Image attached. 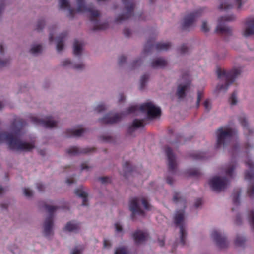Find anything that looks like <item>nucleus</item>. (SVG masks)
<instances>
[{
	"instance_id": "1",
	"label": "nucleus",
	"mask_w": 254,
	"mask_h": 254,
	"mask_svg": "<svg viewBox=\"0 0 254 254\" xmlns=\"http://www.w3.org/2000/svg\"><path fill=\"white\" fill-rule=\"evenodd\" d=\"M26 125L25 121L22 119L15 120L11 126L12 130L15 135L6 132L0 133V143L5 141L10 150L30 151L35 147L34 144L22 142L16 135L20 134L23 127Z\"/></svg>"
},
{
	"instance_id": "2",
	"label": "nucleus",
	"mask_w": 254,
	"mask_h": 254,
	"mask_svg": "<svg viewBox=\"0 0 254 254\" xmlns=\"http://www.w3.org/2000/svg\"><path fill=\"white\" fill-rule=\"evenodd\" d=\"M78 7L77 11L78 12H89V18L90 20L94 23V26L92 30L96 31L99 30H105L108 27V23L104 22L100 24L98 18L100 17V13L98 10L94 9V6L92 4H89L86 6L84 3V0H76Z\"/></svg>"
},
{
	"instance_id": "3",
	"label": "nucleus",
	"mask_w": 254,
	"mask_h": 254,
	"mask_svg": "<svg viewBox=\"0 0 254 254\" xmlns=\"http://www.w3.org/2000/svg\"><path fill=\"white\" fill-rule=\"evenodd\" d=\"M240 69L234 68L230 71H226L218 68L217 70V76L219 79L224 78L225 83L224 84H218L217 86V90L218 91H226L230 85L232 84L235 79L240 74Z\"/></svg>"
},
{
	"instance_id": "4",
	"label": "nucleus",
	"mask_w": 254,
	"mask_h": 254,
	"mask_svg": "<svg viewBox=\"0 0 254 254\" xmlns=\"http://www.w3.org/2000/svg\"><path fill=\"white\" fill-rule=\"evenodd\" d=\"M139 110L142 112L146 113L148 119H154L161 115V109L156 107L151 102H147L141 105L139 107L137 105L131 106L127 110V114L135 113Z\"/></svg>"
},
{
	"instance_id": "5",
	"label": "nucleus",
	"mask_w": 254,
	"mask_h": 254,
	"mask_svg": "<svg viewBox=\"0 0 254 254\" xmlns=\"http://www.w3.org/2000/svg\"><path fill=\"white\" fill-rule=\"evenodd\" d=\"M141 201L144 208L146 210H151V206L147 202V200L144 197H134L130 200L129 209L132 212L131 218L134 219V215L138 214L141 216L145 215V212L140 208L139 206V202Z\"/></svg>"
},
{
	"instance_id": "6",
	"label": "nucleus",
	"mask_w": 254,
	"mask_h": 254,
	"mask_svg": "<svg viewBox=\"0 0 254 254\" xmlns=\"http://www.w3.org/2000/svg\"><path fill=\"white\" fill-rule=\"evenodd\" d=\"M216 133L217 135L216 148H219L221 146H226L231 140L234 134V131L230 128L224 129L223 127L219 128Z\"/></svg>"
},
{
	"instance_id": "7",
	"label": "nucleus",
	"mask_w": 254,
	"mask_h": 254,
	"mask_svg": "<svg viewBox=\"0 0 254 254\" xmlns=\"http://www.w3.org/2000/svg\"><path fill=\"white\" fill-rule=\"evenodd\" d=\"M45 208L49 213V216L46 219L44 224V235L46 237L52 235V228L53 226L54 212L58 209L57 207L50 206L47 204L44 205Z\"/></svg>"
},
{
	"instance_id": "8",
	"label": "nucleus",
	"mask_w": 254,
	"mask_h": 254,
	"mask_svg": "<svg viewBox=\"0 0 254 254\" xmlns=\"http://www.w3.org/2000/svg\"><path fill=\"white\" fill-rule=\"evenodd\" d=\"M124 5L125 12L116 18V22H121L130 18L133 14L135 4L132 0H122Z\"/></svg>"
},
{
	"instance_id": "9",
	"label": "nucleus",
	"mask_w": 254,
	"mask_h": 254,
	"mask_svg": "<svg viewBox=\"0 0 254 254\" xmlns=\"http://www.w3.org/2000/svg\"><path fill=\"white\" fill-rule=\"evenodd\" d=\"M184 210H180L176 212L174 216L175 224L180 227V243L183 246L185 245V239L187 233L185 230L183 222L184 220Z\"/></svg>"
},
{
	"instance_id": "10",
	"label": "nucleus",
	"mask_w": 254,
	"mask_h": 254,
	"mask_svg": "<svg viewBox=\"0 0 254 254\" xmlns=\"http://www.w3.org/2000/svg\"><path fill=\"white\" fill-rule=\"evenodd\" d=\"M235 19V16L234 15L220 17L218 19V24L216 29V32L223 35H231L232 32L231 28L225 26L223 24V23L226 21H232L234 20Z\"/></svg>"
},
{
	"instance_id": "11",
	"label": "nucleus",
	"mask_w": 254,
	"mask_h": 254,
	"mask_svg": "<svg viewBox=\"0 0 254 254\" xmlns=\"http://www.w3.org/2000/svg\"><path fill=\"white\" fill-rule=\"evenodd\" d=\"M201 12L202 9H200L185 16L182 24V29L187 30L193 27L195 21L200 16Z\"/></svg>"
},
{
	"instance_id": "12",
	"label": "nucleus",
	"mask_w": 254,
	"mask_h": 254,
	"mask_svg": "<svg viewBox=\"0 0 254 254\" xmlns=\"http://www.w3.org/2000/svg\"><path fill=\"white\" fill-rule=\"evenodd\" d=\"M228 183L226 177L215 176L209 181V184L213 190L219 192L227 187Z\"/></svg>"
},
{
	"instance_id": "13",
	"label": "nucleus",
	"mask_w": 254,
	"mask_h": 254,
	"mask_svg": "<svg viewBox=\"0 0 254 254\" xmlns=\"http://www.w3.org/2000/svg\"><path fill=\"white\" fill-rule=\"evenodd\" d=\"M32 122L36 125H41L45 128H53L57 126V122L54 121L51 116L48 117L45 120L38 119L36 117H31Z\"/></svg>"
},
{
	"instance_id": "14",
	"label": "nucleus",
	"mask_w": 254,
	"mask_h": 254,
	"mask_svg": "<svg viewBox=\"0 0 254 254\" xmlns=\"http://www.w3.org/2000/svg\"><path fill=\"white\" fill-rule=\"evenodd\" d=\"M165 153L168 160V170L171 173H174L176 168V157L171 148L165 147Z\"/></svg>"
},
{
	"instance_id": "15",
	"label": "nucleus",
	"mask_w": 254,
	"mask_h": 254,
	"mask_svg": "<svg viewBox=\"0 0 254 254\" xmlns=\"http://www.w3.org/2000/svg\"><path fill=\"white\" fill-rule=\"evenodd\" d=\"M211 237L216 242L218 247L220 248H224L228 246V242L226 237L222 235L217 230H214L211 234Z\"/></svg>"
},
{
	"instance_id": "16",
	"label": "nucleus",
	"mask_w": 254,
	"mask_h": 254,
	"mask_svg": "<svg viewBox=\"0 0 254 254\" xmlns=\"http://www.w3.org/2000/svg\"><path fill=\"white\" fill-rule=\"evenodd\" d=\"M123 117L122 113H116L113 115L107 114L99 120L102 124H114L119 122Z\"/></svg>"
},
{
	"instance_id": "17",
	"label": "nucleus",
	"mask_w": 254,
	"mask_h": 254,
	"mask_svg": "<svg viewBox=\"0 0 254 254\" xmlns=\"http://www.w3.org/2000/svg\"><path fill=\"white\" fill-rule=\"evenodd\" d=\"M243 0H224V2H221L219 8L221 10H227L231 9L232 7V3L234 2L238 5V9L241 8L243 5Z\"/></svg>"
},
{
	"instance_id": "18",
	"label": "nucleus",
	"mask_w": 254,
	"mask_h": 254,
	"mask_svg": "<svg viewBox=\"0 0 254 254\" xmlns=\"http://www.w3.org/2000/svg\"><path fill=\"white\" fill-rule=\"evenodd\" d=\"M245 164L249 168V170L245 172V179L249 181H254V163L250 159H248L245 161Z\"/></svg>"
},
{
	"instance_id": "19",
	"label": "nucleus",
	"mask_w": 254,
	"mask_h": 254,
	"mask_svg": "<svg viewBox=\"0 0 254 254\" xmlns=\"http://www.w3.org/2000/svg\"><path fill=\"white\" fill-rule=\"evenodd\" d=\"M245 25L246 27L243 31L244 36L247 37L254 35V18L248 19Z\"/></svg>"
},
{
	"instance_id": "20",
	"label": "nucleus",
	"mask_w": 254,
	"mask_h": 254,
	"mask_svg": "<svg viewBox=\"0 0 254 254\" xmlns=\"http://www.w3.org/2000/svg\"><path fill=\"white\" fill-rule=\"evenodd\" d=\"M132 237L135 244H140L146 240L148 237V234L141 230H137L133 233Z\"/></svg>"
},
{
	"instance_id": "21",
	"label": "nucleus",
	"mask_w": 254,
	"mask_h": 254,
	"mask_svg": "<svg viewBox=\"0 0 254 254\" xmlns=\"http://www.w3.org/2000/svg\"><path fill=\"white\" fill-rule=\"evenodd\" d=\"M239 120L240 124L244 127V131L245 134L247 135V137L248 138L249 136L252 135L254 133V129H251L249 127L245 116L242 115L240 116L239 117Z\"/></svg>"
},
{
	"instance_id": "22",
	"label": "nucleus",
	"mask_w": 254,
	"mask_h": 254,
	"mask_svg": "<svg viewBox=\"0 0 254 254\" xmlns=\"http://www.w3.org/2000/svg\"><path fill=\"white\" fill-rule=\"evenodd\" d=\"M91 150L92 149L89 148L81 149L76 146H72L67 149L66 152L71 156H75L80 154L88 153L91 151Z\"/></svg>"
},
{
	"instance_id": "23",
	"label": "nucleus",
	"mask_w": 254,
	"mask_h": 254,
	"mask_svg": "<svg viewBox=\"0 0 254 254\" xmlns=\"http://www.w3.org/2000/svg\"><path fill=\"white\" fill-rule=\"evenodd\" d=\"M85 130L83 128L67 129L65 132V136L66 137H79L82 135Z\"/></svg>"
},
{
	"instance_id": "24",
	"label": "nucleus",
	"mask_w": 254,
	"mask_h": 254,
	"mask_svg": "<svg viewBox=\"0 0 254 254\" xmlns=\"http://www.w3.org/2000/svg\"><path fill=\"white\" fill-rule=\"evenodd\" d=\"M144 126V124L143 120L135 119L133 121L132 125L128 127L127 133L129 134H131L134 131L135 129L140 127H143Z\"/></svg>"
},
{
	"instance_id": "25",
	"label": "nucleus",
	"mask_w": 254,
	"mask_h": 254,
	"mask_svg": "<svg viewBox=\"0 0 254 254\" xmlns=\"http://www.w3.org/2000/svg\"><path fill=\"white\" fill-rule=\"evenodd\" d=\"M167 64V62L164 59L158 58L151 63V66L154 68H163Z\"/></svg>"
},
{
	"instance_id": "26",
	"label": "nucleus",
	"mask_w": 254,
	"mask_h": 254,
	"mask_svg": "<svg viewBox=\"0 0 254 254\" xmlns=\"http://www.w3.org/2000/svg\"><path fill=\"white\" fill-rule=\"evenodd\" d=\"M60 7L61 9L67 8L69 10V16L71 18L74 17L75 13V10L73 8H71L70 4L67 0H59Z\"/></svg>"
},
{
	"instance_id": "27",
	"label": "nucleus",
	"mask_w": 254,
	"mask_h": 254,
	"mask_svg": "<svg viewBox=\"0 0 254 254\" xmlns=\"http://www.w3.org/2000/svg\"><path fill=\"white\" fill-rule=\"evenodd\" d=\"M67 33L66 32L61 33L58 37V42L57 44V50L60 52L64 49V39L67 36Z\"/></svg>"
},
{
	"instance_id": "28",
	"label": "nucleus",
	"mask_w": 254,
	"mask_h": 254,
	"mask_svg": "<svg viewBox=\"0 0 254 254\" xmlns=\"http://www.w3.org/2000/svg\"><path fill=\"white\" fill-rule=\"evenodd\" d=\"M75 194L83 199L82 205L86 206L87 205V193L84 192L81 188L77 189L75 191Z\"/></svg>"
},
{
	"instance_id": "29",
	"label": "nucleus",
	"mask_w": 254,
	"mask_h": 254,
	"mask_svg": "<svg viewBox=\"0 0 254 254\" xmlns=\"http://www.w3.org/2000/svg\"><path fill=\"white\" fill-rule=\"evenodd\" d=\"M189 83H187L185 85H179L178 87L177 95L179 99L183 98L186 96V90L188 88Z\"/></svg>"
},
{
	"instance_id": "30",
	"label": "nucleus",
	"mask_w": 254,
	"mask_h": 254,
	"mask_svg": "<svg viewBox=\"0 0 254 254\" xmlns=\"http://www.w3.org/2000/svg\"><path fill=\"white\" fill-rule=\"evenodd\" d=\"M79 228V224L75 223L73 222H69L65 227V230L69 232L76 231L78 230Z\"/></svg>"
},
{
	"instance_id": "31",
	"label": "nucleus",
	"mask_w": 254,
	"mask_h": 254,
	"mask_svg": "<svg viewBox=\"0 0 254 254\" xmlns=\"http://www.w3.org/2000/svg\"><path fill=\"white\" fill-rule=\"evenodd\" d=\"M73 47L74 54L76 56H79L82 51V44L77 40H75L74 42Z\"/></svg>"
},
{
	"instance_id": "32",
	"label": "nucleus",
	"mask_w": 254,
	"mask_h": 254,
	"mask_svg": "<svg viewBox=\"0 0 254 254\" xmlns=\"http://www.w3.org/2000/svg\"><path fill=\"white\" fill-rule=\"evenodd\" d=\"M171 46V44L169 42L167 43H162L159 42L157 43L155 45V48L158 51H162V50H167Z\"/></svg>"
},
{
	"instance_id": "33",
	"label": "nucleus",
	"mask_w": 254,
	"mask_h": 254,
	"mask_svg": "<svg viewBox=\"0 0 254 254\" xmlns=\"http://www.w3.org/2000/svg\"><path fill=\"white\" fill-rule=\"evenodd\" d=\"M236 166L237 163L235 161H232L225 170L226 174L230 177H232L233 173Z\"/></svg>"
},
{
	"instance_id": "34",
	"label": "nucleus",
	"mask_w": 254,
	"mask_h": 254,
	"mask_svg": "<svg viewBox=\"0 0 254 254\" xmlns=\"http://www.w3.org/2000/svg\"><path fill=\"white\" fill-rule=\"evenodd\" d=\"M123 167L125 172L124 176L126 178L127 177L128 173H131L134 170L133 167L131 166L130 162L128 161H126L123 165Z\"/></svg>"
},
{
	"instance_id": "35",
	"label": "nucleus",
	"mask_w": 254,
	"mask_h": 254,
	"mask_svg": "<svg viewBox=\"0 0 254 254\" xmlns=\"http://www.w3.org/2000/svg\"><path fill=\"white\" fill-rule=\"evenodd\" d=\"M190 157L194 160H200L204 159L205 153L202 152L196 151L190 154Z\"/></svg>"
},
{
	"instance_id": "36",
	"label": "nucleus",
	"mask_w": 254,
	"mask_h": 254,
	"mask_svg": "<svg viewBox=\"0 0 254 254\" xmlns=\"http://www.w3.org/2000/svg\"><path fill=\"white\" fill-rule=\"evenodd\" d=\"M4 54V49L3 45L2 44H0V56L3 55ZM9 63V61L8 60H1L0 59V67H2L5 66L7 64Z\"/></svg>"
},
{
	"instance_id": "37",
	"label": "nucleus",
	"mask_w": 254,
	"mask_h": 254,
	"mask_svg": "<svg viewBox=\"0 0 254 254\" xmlns=\"http://www.w3.org/2000/svg\"><path fill=\"white\" fill-rule=\"evenodd\" d=\"M149 78V76L147 74H144L141 77L140 80V87L139 89L142 90L144 88L146 83Z\"/></svg>"
},
{
	"instance_id": "38",
	"label": "nucleus",
	"mask_w": 254,
	"mask_h": 254,
	"mask_svg": "<svg viewBox=\"0 0 254 254\" xmlns=\"http://www.w3.org/2000/svg\"><path fill=\"white\" fill-rule=\"evenodd\" d=\"M246 238L244 237L237 236L235 241V244L237 246H242L246 242Z\"/></svg>"
},
{
	"instance_id": "39",
	"label": "nucleus",
	"mask_w": 254,
	"mask_h": 254,
	"mask_svg": "<svg viewBox=\"0 0 254 254\" xmlns=\"http://www.w3.org/2000/svg\"><path fill=\"white\" fill-rule=\"evenodd\" d=\"M240 191L239 190L233 194V203L236 206H238L240 204Z\"/></svg>"
},
{
	"instance_id": "40",
	"label": "nucleus",
	"mask_w": 254,
	"mask_h": 254,
	"mask_svg": "<svg viewBox=\"0 0 254 254\" xmlns=\"http://www.w3.org/2000/svg\"><path fill=\"white\" fill-rule=\"evenodd\" d=\"M188 173L190 176L199 177L200 175V172L197 169H191L188 171Z\"/></svg>"
},
{
	"instance_id": "41",
	"label": "nucleus",
	"mask_w": 254,
	"mask_h": 254,
	"mask_svg": "<svg viewBox=\"0 0 254 254\" xmlns=\"http://www.w3.org/2000/svg\"><path fill=\"white\" fill-rule=\"evenodd\" d=\"M42 50V46L40 45H37L32 47L30 51L32 54H37L40 53Z\"/></svg>"
},
{
	"instance_id": "42",
	"label": "nucleus",
	"mask_w": 254,
	"mask_h": 254,
	"mask_svg": "<svg viewBox=\"0 0 254 254\" xmlns=\"http://www.w3.org/2000/svg\"><path fill=\"white\" fill-rule=\"evenodd\" d=\"M248 219L252 228L254 230V211L252 210L250 212Z\"/></svg>"
},
{
	"instance_id": "43",
	"label": "nucleus",
	"mask_w": 254,
	"mask_h": 254,
	"mask_svg": "<svg viewBox=\"0 0 254 254\" xmlns=\"http://www.w3.org/2000/svg\"><path fill=\"white\" fill-rule=\"evenodd\" d=\"M173 201L175 203H178L181 201H184L185 199L180 196V194L178 192H175L173 196Z\"/></svg>"
},
{
	"instance_id": "44",
	"label": "nucleus",
	"mask_w": 254,
	"mask_h": 254,
	"mask_svg": "<svg viewBox=\"0 0 254 254\" xmlns=\"http://www.w3.org/2000/svg\"><path fill=\"white\" fill-rule=\"evenodd\" d=\"M153 46L154 45L153 43L150 41H148L146 44H145V48L144 49V53H147L150 52L153 47Z\"/></svg>"
},
{
	"instance_id": "45",
	"label": "nucleus",
	"mask_w": 254,
	"mask_h": 254,
	"mask_svg": "<svg viewBox=\"0 0 254 254\" xmlns=\"http://www.w3.org/2000/svg\"><path fill=\"white\" fill-rule=\"evenodd\" d=\"M229 101L230 102L231 104L233 105H236L237 103V93L235 91L232 94L229 98Z\"/></svg>"
},
{
	"instance_id": "46",
	"label": "nucleus",
	"mask_w": 254,
	"mask_h": 254,
	"mask_svg": "<svg viewBox=\"0 0 254 254\" xmlns=\"http://www.w3.org/2000/svg\"><path fill=\"white\" fill-rule=\"evenodd\" d=\"M45 22L44 20H39L37 24L36 29L38 31L41 30L45 26Z\"/></svg>"
},
{
	"instance_id": "47",
	"label": "nucleus",
	"mask_w": 254,
	"mask_h": 254,
	"mask_svg": "<svg viewBox=\"0 0 254 254\" xmlns=\"http://www.w3.org/2000/svg\"><path fill=\"white\" fill-rule=\"evenodd\" d=\"M179 52L182 54H185L188 53L189 51V48L187 47L185 44H183L181 47L179 49Z\"/></svg>"
},
{
	"instance_id": "48",
	"label": "nucleus",
	"mask_w": 254,
	"mask_h": 254,
	"mask_svg": "<svg viewBox=\"0 0 254 254\" xmlns=\"http://www.w3.org/2000/svg\"><path fill=\"white\" fill-rule=\"evenodd\" d=\"M203 93L202 91H198L197 92V102H196V106L197 108H198L200 105V103L201 101V100L202 98L203 97Z\"/></svg>"
},
{
	"instance_id": "49",
	"label": "nucleus",
	"mask_w": 254,
	"mask_h": 254,
	"mask_svg": "<svg viewBox=\"0 0 254 254\" xmlns=\"http://www.w3.org/2000/svg\"><path fill=\"white\" fill-rule=\"evenodd\" d=\"M115 254H128L125 248H118L115 251Z\"/></svg>"
},
{
	"instance_id": "50",
	"label": "nucleus",
	"mask_w": 254,
	"mask_h": 254,
	"mask_svg": "<svg viewBox=\"0 0 254 254\" xmlns=\"http://www.w3.org/2000/svg\"><path fill=\"white\" fill-rule=\"evenodd\" d=\"M23 193L24 194L28 197H30L32 196L33 192L29 190L28 188H24L23 189Z\"/></svg>"
},
{
	"instance_id": "51",
	"label": "nucleus",
	"mask_w": 254,
	"mask_h": 254,
	"mask_svg": "<svg viewBox=\"0 0 254 254\" xmlns=\"http://www.w3.org/2000/svg\"><path fill=\"white\" fill-rule=\"evenodd\" d=\"M247 193L250 197H252L254 195V186H251L248 187Z\"/></svg>"
},
{
	"instance_id": "52",
	"label": "nucleus",
	"mask_w": 254,
	"mask_h": 254,
	"mask_svg": "<svg viewBox=\"0 0 254 254\" xmlns=\"http://www.w3.org/2000/svg\"><path fill=\"white\" fill-rule=\"evenodd\" d=\"M204 108L207 111H209L211 109V104L208 99L206 100L203 103Z\"/></svg>"
},
{
	"instance_id": "53",
	"label": "nucleus",
	"mask_w": 254,
	"mask_h": 254,
	"mask_svg": "<svg viewBox=\"0 0 254 254\" xmlns=\"http://www.w3.org/2000/svg\"><path fill=\"white\" fill-rule=\"evenodd\" d=\"M209 28L206 21H203L201 26V30L204 32H207L209 31Z\"/></svg>"
},
{
	"instance_id": "54",
	"label": "nucleus",
	"mask_w": 254,
	"mask_h": 254,
	"mask_svg": "<svg viewBox=\"0 0 254 254\" xmlns=\"http://www.w3.org/2000/svg\"><path fill=\"white\" fill-rule=\"evenodd\" d=\"M99 180L102 184L108 183L111 181V179L108 177H102L99 178Z\"/></svg>"
},
{
	"instance_id": "55",
	"label": "nucleus",
	"mask_w": 254,
	"mask_h": 254,
	"mask_svg": "<svg viewBox=\"0 0 254 254\" xmlns=\"http://www.w3.org/2000/svg\"><path fill=\"white\" fill-rule=\"evenodd\" d=\"M105 109V106L103 104H101L98 105L97 107L96 108V110L98 112H101Z\"/></svg>"
},
{
	"instance_id": "56",
	"label": "nucleus",
	"mask_w": 254,
	"mask_h": 254,
	"mask_svg": "<svg viewBox=\"0 0 254 254\" xmlns=\"http://www.w3.org/2000/svg\"><path fill=\"white\" fill-rule=\"evenodd\" d=\"M84 65L83 63H78L77 64H75L73 67L76 69H82L84 68Z\"/></svg>"
},
{
	"instance_id": "57",
	"label": "nucleus",
	"mask_w": 254,
	"mask_h": 254,
	"mask_svg": "<svg viewBox=\"0 0 254 254\" xmlns=\"http://www.w3.org/2000/svg\"><path fill=\"white\" fill-rule=\"evenodd\" d=\"M37 188L39 191L43 192L44 190L45 187L42 183H38L37 184Z\"/></svg>"
},
{
	"instance_id": "58",
	"label": "nucleus",
	"mask_w": 254,
	"mask_h": 254,
	"mask_svg": "<svg viewBox=\"0 0 254 254\" xmlns=\"http://www.w3.org/2000/svg\"><path fill=\"white\" fill-rule=\"evenodd\" d=\"M126 57L124 56H121L119 58V64L122 65L123 64H124L126 61Z\"/></svg>"
},
{
	"instance_id": "59",
	"label": "nucleus",
	"mask_w": 254,
	"mask_h": 254,
	"mask_svg": "<svg viewBox=\"0 0 254 254\" xmlns=\"http://www.w3.org/2000/svg\"><path fill=\"white\" fill-rule=\"evenodd\" d=\"M141 63H142V60L140 58L137 59L133 62V63L132 64H133L132 67L134 68L136 66H137V65H140L141 64Z\"/></svg>"
},
{
	"instance_id": "60",
	"label": "nucleus",
	"mask_w": 254,
	"mask_h": 254,
	"mask_svg": "<svg viewBox=\"0 0 254 254\" xmlns=\"http://www.w3.org/2000/svg\"><path fill=\"white\" fill-rule=\"evenodd\" d=\"M71 64V61L69 59H65L62 61L61 64L63 66H66L68 65H69Z\"/></svg>"
},
{
	"instance_id": "61",
	"label": "nucleus",
	"mask_w": 254,
	"mask_h": 254,
	"mask_svg": "<svg viewBox=\"0 0 254 254\" xmlns=\"http://www.w3.org/2000/svg\"><path fill=\"white\" fill-rule=\"evenodd\" d=\"M245 149L246 150V152H248L251 149L253 148V146L249 144V143H246L244 145Z\"/></svg>"
},
{
	"instance_id": "62",
	"label": "nucleus",
	"mask_w": 254,
	"mask_h": 254,
	"mask_svg": "<svg viewBox=\"0 0 254 254\" xmlns=\"http://www.w3.org/2000/svg\"><path fill=\"white\" fill-rule=\"evenodd\" d=\"M82 250H79L77 248L73 249L70 254H81Z\"/></svg>"
},
{
	"instance_id": "63",
	"label": "nucleus",
	"mask_w": 254,
	"mask_h": 254,
	"mask_svg": "<svg viewBox=\"0 0 254 254\" xmlns=\"http://www.w3.org/2000/svg\"><path fill=\"white\" fill-rule=\"evenodd\" d=\"M124 34L126 37H129L131 34V31L128 28H125L124 30Z\"/></svg>"
},
{
	"instance_id": "64",
	"label": "nucleus",
	"mask_w": 254,
	"mask_h": 254,
	"mask_svg": "<svg viewBox=\"0 0 254 254\" xmlns=\"http://www.w3.org/2000/svg\"><path fill=\"white\" fill-rule=\"evenodd\" d=\"M202 200L201 199L199 198L197 199L194 204L195 207L198 208L202 204Z\"/></svg>"
}]
</instances>
